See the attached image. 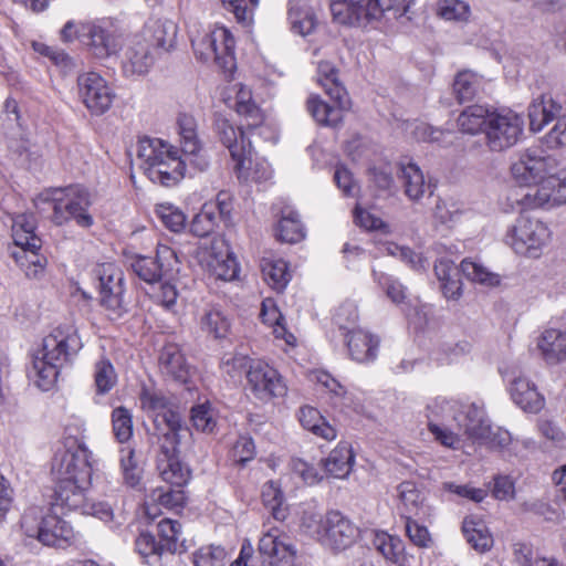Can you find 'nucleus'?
<instances>
[{
  "label": "nucleus",
  "instance_id": "obj_1",
  "mask_svg": "<svg viewBox=\"0 0 566 566\" xmlns=\"http://www.w3.org/2000/svg\"><path fill=\"white\" fill-rule=\"evenodd\" d=\"M83 343L72 324L55 327L42 340V347L32 363L35 384L49 390L56 381L60 369L72 363L82 349Z\"/></svg>",
  "mask_w": 566,
  "mask_h": 566
},
{
  "label": "nucleus",
  "instance_id": "obj_2",
  "mask_svg": "<svg viewBox=\"0 0 566 566\" xmlns=\"http://www.w3.org/2000/svg\"><path fill=\"white\" fill-rule=\"evenodd\" d=\"M33 203L40 212L52 209L50 218L57 226L72 219L84 228L93 223L92 216L87 212L91 205L90 193L80 185L46 189L33 199Z\"/></svg>",
  "mask_w": 566,
  "mask_h": 566
},
{
  "label": "nucleus",
  "instance_id": "obj_3",
  "mask_svg": "<svg viewBox=\"0 0 566 566\" xmlns=\"http://www.w3.org/2000/svg\"><path fill=\"white\" fill-rule=\"evenodd\" d=\"M54 479H71L91 484L93 474L92 452L85 442L75 437H66L52 460Z\"/></svg>",
  "mask_w": 566,
  "mask_h": 566
},
{
  "label": "nucleus",
  "instance_id": "obj_4",
  "mask_svg": "<svg viewBox=\"0 0 566 566\" xmlns=\"http://www.w3.org/2000/svg\"><path fill=\"white\" fill-rule=\"evenodd\" d=\"M168 423V431L160 438L159 453L157 455V470L163 481L174 488H184L190 480V470L180 462L177 452L179 446V419L174 413H166L163 418Z\"/></svg>",
  "mask_w": 566,
  "mask_h": 566
},
{
  "label": "nucleus",
  "instance_id": "obj_5",
  "mask_svg": "<svg viewBox=\"0 0 566 566\" xmlns=\"http://www.w3.org/2000/svg\"><path fill=\"white\" fill-rule=\"evenodd\" d=\"M21 527L28 537H35L46 546L62 547L73 536L71 525L59 516V511L40 516L39 510L32 507L22 515Z\"/></svg>",
  "mask_w": 566,
  "mask_h": 566
},
{
  "label": "nucleus",
  "instance_id": "obj_6",
  "mask_svg": "<svg viewBox=\"0 0 566 566\" xmlns=\"http://www.w3.org/2000/svg\"><path fill=\"white\" fill-rule=\"evenodd\" d=\"M354 324L358 319L357 308L353 304L342 305L336 313V321L343 332L348 356L357 363H369L376 359L379 339L361 328H349L344 325L343 317Z\"/></svg>",
  "mask_w": 566,
  "mask_h": 566
},
{
  "label": "nucleus",
  "instance_id": "obj_7",
  "mask_svg": "<svg viewBox=\"0 0 566 566\" xmlns=\"http://www.w3.org/2000/svg\"><path fill=\"white\" fill-rule=\"evenodd\" d=\"M196 56L208 62L212 60L221 70L231 73L235 69L234 38L223 27H216L210 32L192 39Z\"/></svg>",
  "mask_w": 566,
  "mask_h": 566
},
{
  "label": "nucleus",
  "instance_id": "obj_8",
  "mask_svg": "<svg viewBox=\"0 0 566 566\" xmlns=\"http://www.w3.org/2000/svg\"><path fill=\"white\" fill-rule=\"evenodd\" d=\"M317 523L313 536L335 552L350 547L358 538L359 528L339 511L327 512Z\"/></svg>",
  "mask_w": 566,
  "mask_h": 566
},
{
  "label": "nucleus",
  "instance_id": "obj_9",
  "mask_svg": "<svg viewBox=\"0 0 566 566\" xmlns=\"http://www.w3.org/2000/svg\"><path fill=\"white\" fill-rule=\"evenodd\" d=\"M82 41L90 53L99 60L116 55L122 48V32L109 20L81 23Z\"/></svg>",
  "mask_w": 566,
  "mask_h": 566
},
{
  "label": "nucleus",
  "instance_id": "obj_10",
  "mask_svg": "<svg viewBox=\"0 0 566 566\" xmlns=\"http://www.w3.org/2000/svg\"><path fill=\"white\" fill-rule=\"evenodd\" d=\"M524 128L523 118L512 112H491L485 127V143L492 151L506 150L521 139Z\"/></svg>",
  "mask_w": 566,
  "mask_h": 566
},
{
  "label": "nucleus",
  "instance_id": "obj_11",
  "mask_svg": "<svg viewBox=\"0 0 566 566\" xmlns=\"http://www.w3.org/2000/svg\"><path fill=\"white\" fill-rule=\"evenodd\" d=\"M556 168H558L556 158L544 156L536 149H527L512 163L510 172L516 185L531 187L554 175Z\"/></svg>",
  "mask_w": 566,
  "mask_h": 566
},
{
  "label": "nucleus",
  "instance_id": "obj_12",
  "mask_svg": "<svg viewBox=\"0 0 566 566\" xmlns=\"http://www.w3.org/2000/svg\"><path fill=\"white\" fill-rule=\"evenodd\" d=\"M177 134L179 136V149L189 160L190 168L203 171L209 166V160L203 151L202 143L198 135V122L187 112L178 114L176 119Z\"/></svg>",
  "mask_w": 566,
  "mask_h": 566
},
{
  "label": "nucleus",
  "instance_id": "obj_13",
  "mask_svg": "<svg viewBox=\"0 0 566 566\" xmlns=\"http://www.w3.org/2000/svg\"><path fill=\"white\" fill-rule=\"evenodd\" d=\"M77 94L93 115L106 113L114 101V92L96 72H83L77 76Z\"/></svg>",
  "mask_w": 566,
  "mask_h": 566
},
{
  "label": "nucleus",
  "instance_id": "obj_14",
  "mask_svg": "<svg viewBox=\"0 0 566 566\" xmlns=\"http://www.w3.org/2000/svg\"><path fill=\"white\" fill-rule=\"evenodd\" d=\"M248 389L261 401L284 397L286 384L280 373L263 363H253L247 370Z\"/></svg>",
  "mask_w": 566,
  "mask_h": 566
},
{
  "label": "nucleus",
  "instance_id": "obj_15",
  "mask_svg": "<svg viewBox=\"0 0 566 566\" xmlns=\"http://www.w3.org/2000/svg\"><path fill=\"white\" fill-rule=\"evenodd\" d=\"M258 551L272 566H293L296 557V548L290 537L275 527L262 535Z\"/></svg>",
  "mask_w": 566,
  "mask_h": 566
},
{
  "label": "nucleus",
  "instance_id": "obj_16",
  "mask_svg": "<svg viewBox=\"0 0 566 566\" xmlns=\"http://www.w3.org/2000/svg\"><path fill=\"white\" fill-rule=\"evenodd\" d=\"M189 166V160L177 148H171L167 157L156 161L154 166L148 167L146 176L154 184L163 186H172L181 180Z\"/></svg>",
  "mask_w": 566,
  "mask_h": 566
},
{
  "label": "nucleus",
  "instance_id": "obj_17",
  "mask_svg": "<svg viewBox=\"0 0 566 566\" xmlns=\"http://www.w3.org/2000/svg\"><path fill=\"white\" fill-rule=\"evenodd\" d=\"M55 493L52 511H82L87 512L86 491L91 484H83L71 479H55Z\"/></svg>",
  "mask_w": 566,
  "mask_h": 566
},
{
  "label": "nucleus",
  "instance_id": "obj_18",
  "mask_svg": "<svg viewBox=\"0 0 566 566\" xmlns=\"http://www.w3.org/2000/svg\"><path fill=\"white\" fill-rule=\"evenodd\" d=\"M548 237V229L542 222L520 218L507 231L505 243L512 248L517 245H524L525 248H541L546 244Z\"/></svg>",
  "mask_w": 566,
  "mask_h": 566
},
{
  "label": "nucleus",
  "instance_id": "obj_19",
  "mask_svg": "<svg viewBox=\"0 0 566 566\" xmlns=\"http://www.w3.org/2000/svg\"><path fill=\"white\" fill-rule=\"evenodd\" d=\"M97 275L101 282L102 304L112 311L120 310L124 294L123 272L115 264L105 263L99 265Z\"/></svg>",
  "mask_w": 566,
  "mask_h": 566
},
{
  "label": "nucleus",
  "instance_id": "obj_20",
  "mask_svg": "<svg viewBox=\"0 0 566 566\" xmlns=\"http://www.w3.org/2000/svg\"><path fill=\"white\" fill-rule=\"evenodd\" d=\"M214 129L219 140L230 151L234 161L241 158L242 154H249L252 143L247 138V134L253 135L254 130L249 132L245 122L241 127L235 128L227 118L218 116L214 120Z\"/></svg>",
  "mask_w": 566,
  "mask_h": 566
},
{
  "label": "nucleus",
  "instance_id": "obj_21",
  "mask_svg": "<svg viewBox=\"0 0 566 566\" xmlns=\"http://www.w3.org/2000/svg\"><path fill=\"white\" fill-rule=\"evenodd\" d=\"M154 64L149 44L139 36L132 38L124 50L122 69L126 76L144 75Z\"/></svg>",
  "mask_w": 566,
  "mask_h": 566
},
{
  "label": "nucleus",
  "instance_id": "obj_22",
  "mask_svg": "<svg viewBox=\"0 0 566 566\" xmlns=\"http://www.w3.org/2000/svg\"><path fill=\"white\" fill-rule=\"evenodd\" d=\"M398 178L405 195L413 202H418L427 193L431 196L433 192L430 180H427L420 167L413 161H401L399 164Z\"/></svg>",
  "mask_w": 566,
  "mask_h": 566
},
{
  "label": "nucleus",
  "instance_id": "obj_23",
  "mask_svg": "<svg viewBox=\"0 0 566 566\" xmlns=\"http://www.w3.org/2000/svg\"><path fill=\"white\" fill-rule=\"evenodd\" d=\"M455 423L472 439H486L491 436V424L485 412L474 402H462Z\"/></svg>",
  "mask_w": 566,
  "mask_h": 566
},
{
  "label": "nucleus",
  "instance_id": "obj_24",
  "mask_svg": "<svg viewBox=\"0 0 566 566\" xmlns=\"http://www.w3.org/2000/svg\"><path fill=\"white\" fill-rule=\"evenodd\" d=\"M158 367L163 375L179 382H187L190 375V366L184 353L177 344H166L158 355Z\"/></svg>",
  "mask_w": 566,
  "mask_h": 566
},
{
  "label": "nucleus",
  "instance_id": "obj_25",
  "mask_svg": "<svg viewBox=\"0 0 566 566\" xmlns=\"http://www.w3.org/2000/svg\"><path fill=\"white\" fill-rule=\"evenodd\" d=\"M399 499L402 504L405 516L416 517L419 520H426L431 516L432 510L426 503V495L421 489L417 486L415 482L405 481L398 485Z\"/></svg>",
  "mask_w": 566,
  "mask_h": 566
},
{
  "label": "nucleus",
  "instance_id": "obj_26",
  "mask_svg": "<svg viewBox=\"0 0 566 566\" xmlns=\"http://www.w3.org/2000/svg\"><path fill=\"white\" fill-rule=\"evenodd\" d=\"M433 270L443 296L447 300L458 301L463 294L461 266L458 268L453 261L441 258L434 263Z\"/></svg>",
  "mask_w": 566,
  "mask_h": 566
},
{
  "label": "nucleus",
  "instance_id": "obj_27",
  "mask_svg": "<svg viewBox=\"0 0 566 566\" xmlns=\"http://www.w3.org/2000/svg\"><path fill=\"white\" fill-rule=\"evenodd\" d=\"M142 408L147 412L155 413L154 423L160 438H164V432L168 431V423L163 420L166 413H174L178 417L181 424V416L168 408V398L159 390L143 389L140 394Z\"/></svg>",
  "mask_w": 566,
  "mask_h": 566
},
{
  "label": "nucleus",
  "instance_id": "obj_28",
  "mask_svg": "<svg viewBox=\"0 0 566 566\" xmlns=\"http://www.w3.org/2000/svg\"><path fill=\"white\" fill-rule=\"evenodd\" d=\"M563 107L551 95L542 94L528 106L530 128L532 132H541L547 124L556 119L563 112Z\"/></svg>",
  "mask_w": 566,
  "mask_h": 566
},
{
  "label": "nucleus",
  "instance_id": "obj_29",
  "mask_svg": "<svg viewBox=\"0 0 566 566\" xmlns=\"http://www.w3.org/2000/svg\"><path fill=\"white\" fill-rule=\"evenodd\" d=\"M485 84L484 76L470 70L460 71L453 80V95L460 104L472 102L481 97Z\"/></svg>",
  "mask_w": 566,
  "mask_h": 566
},
{
  "label": "nucleus",
  "instance_id": "obj_30",
  "mask_svg": "<svg viewBox=\"0 0 566 566\" xmlns=\"http://www.w3.org/2000/svg\"><path fill=\"white\" fill-rule=\"evenodd\" d=\"M513 401L524 411L536 413L544 407V398L536 386L524 377L515 378L510 388Z\"/></svg>",
  "mask_w": 566,
  "mask_h": 566
},
{
  "label": "nucleus",
  "instance_id": "obj_31",
  "mask_svg": "<svg viewBox=\"0 0 566 566\" xmlns=\"http://www.w3.org/2000/svg\"><path fill=\"white\" fill-rule=\"evenodd\" d=\"M554 175H552L538 184L527 187V192L518 200L520 205L528 210L549 209L557 206L556 198L554 197Z\"/></svg>",
  "mask_w": 566,
  "mask_h": 566
},
{
  "label": "nucleus",
  "instance_id": "obj_32",
  "mask_svg": "<svg viewBox=\"0 0 566 566\" xmlns=\"http://www.w3.org/2000/svg\"><path fill=\"white\" fill-rule=\"evenodd\" d=\"M234 107L237 113L245 120V126L249 132L255 129H268L264 127V115L258 105L252 101L251 91L243 86L237 85ZM262 134V132H260Z\"/></svg>",
  "mask_w": 566,
  "mask_h": 566
},
{
  "label": "nucleus",
  "instance_id": "obj_33",
  "mask_svg": "<svg viewBox=\"0 0 566 566\" xmlns=\"http://www.w3.org/2000/svg\"><path fill=\"white\" fill-rule=\"evenodd\" d=\"M240 157L234 160V170L239 179L261 182L272 177L270 164L263 158H254L252 147L249 154H242Z\"/></svg>",
  "mask_w": 566,
  "mask_h": 566
},
{
  "label": "nucleus",
  "instance_id": "obj_34",
  "mask_svg": "<svg viewBox=\"0 0 566 566\" xmlns=\"http://www.w3.org/2000/svg\"><path fill=\"white\" fill-rule=\"evenodd\" d=\"M543 358L548 364H557L566 360V333L549 328L542 333L537 342Z\"/></svg>",
  "mask_w": 566,
  "mask_h": 566
},
{
  "label": "nucleus",
  "instance_id": "obj_35",
  "mask_svg": "<svg viewBox=\"0 0 566 566\" xmlns=\"http://www.w3.org/2000/svg\"><path fill=\"white\" fill-rule=\"evenodd\" d=\"M160 250H153L149 255H136L130 261L132 271L148 284L157 283L164 273Z\"/></svg>",
  "mask_w": 566,
  "mask_h": 566
},
{
  "label": "nucleus",
  "instance_id": "obj_36",
  "mask_svg": "<svg viewBox=\"0 0 566 566\" xmlns=\"http://www.w3.org/2000/svg\"><path fill=\"white\" fill-rule=\"evenodd\" d=\"M171 148V146L158 138H139L136 155L139 167L143 169L144 174L146 175L148 172V167L154 166L156 161L167 157V153Z\"/></svg>",
  "mask_w": 566,
  "mask_h": 566
},
{
  "label": "nucleus",
  "instance_id": "obj_37",
  "mask_svg": "<svg viewBox=\"0 0 566 566\" xmlns=\"http://www.w3.org/2000/svg\"><path fill=\"white\" fill-rule=\"evenodd\" d=\"M337 106H331L318 96H311L307 99V111L313 118L321 125L325 126H337L343 119V111L348 105V98L346 97V104L340 105L336 102Z\"/></svg>",
  "mask_w": 566,
  "mask_h": 566
},
{
  "label": "nucleus",
  "instance_id": "obj_38",
  "mask_svg": "<svg viewBox=\"0 0 566 566\" xmlns=\"http://www.w3.org/2000/svg\"><path fill=\"white\" fill-rule=\"evenodd\" d=\"M331 12L335 22L353 25L363 19L370 20L375 18L374 11L358 7L349 0H333L329 4Z\"/></svg>",
  "mask_w": 566,
  "mask_h": 566
},
{
  "label": "nucleus",
  "instance_id": "obj_39",
  "mask_svg": "<svg viewBox=\"0 0 566 566\" xmlns=\"http://www.w3.org/2000/svg\"><path fill=\"white\" fill-rule=\"evenodd\" d=\"M354 453L347 443H339L324 460L326 472L337 479L346 478L352 471Z\"/></svg>",
  "mask_w": 566,
  "mask_h": 566
},
{
  "label": "nucleus",
  "instance_id": "obj_40",
  "mask_svg": "<svg viewBox=\"0 0 566 566\" xmlns=\"http://www.w3.org/2000/svg\"><path fill=\"white\" fill-rule=\"evenodd\" d=\"M298 420L304 429L313 432L317 437L327 441L336 438L335 428L326 422L321 412L314 407H302L298 411Z\"/></svg>",
  "mask_w": 566,
  "mask_h": 566
},
{
  "label": "nucleus",
  "instance_id": "obj_41",
  "mask_svg": "<svg viewBox=\"0 0 566 566\" xmlns=\"http://www.w3.org/2000/svg\"><path fill=\"white\" fill-rule=\"evenodd\" d=\"M93 379L97 395L108 394L118 381V376L112 360L101 355L93 364Z\"/></svg>",
  "mask_w": 566,
  "mask_h": 566
},
{
  "label": "nucleus",
  "instance_id": "obj_42",
  "mask_svg": "<svg viewBox=\"0 0 566 566\" xmlns=\"http://www.w3.org/2000/svg\"><path fill=\"white\" fill-rule=\"evenodd\" d=\"M276 238L283 244H297L305 238V231L296 211H283L276 229Z\"/></svg>",
  "mask_w": 566,
  "mask_h": 566
},
{
  "label": "nucleus",
  "instance_id": "obj_43",
  "mask_svg": "<svg viewBox=\"0 0 566 566\" xmlns=\"http://www.w3.org/2000/svg\"><path fill=\"white\" fill-rule=\"evenodd\" d=\"M34 229L32 216H17L12 223V239L15 248H41V239L36 237Z\"/></svg>",
  "mask_w": 566,
  "mask_h": 566
},
{
  "label": "nucleus",
  "instance_id": "obj_44",
  "mask_svg": "<svg viewBox=\"0 0 566 566\" xmlns=\"http://www.w3.org/2000/svg\"><path fill=\"white\" fill-rule=\"evenodd\" d=\"M260 317L264 324L274 327L273 332L276 338H282L286 344L294 345L296 338L283 325L284 317L273 298L266 297L262 301Z\"/></svg>",
  "mask_w": 566,
  "mask_h": 566
},
{
  "label": "nucleus",
  "instance_id": "obj_45",
  "mask_svg": "<svg viewBox=\"0 0 566 566\" xmlns=\"http://www.w3.org/2000/svg\"><path fill=\"white\" fill-rule=\"evenodd\" d=\"M317 81L325 90L326 94L340 105L346 104V91L339 83L337 77V70L335 66L326 61H323L317 66Z\"/></svg>",
  "mask_w": 566,
  "mask_h": 566
},
{
  "label": "nucleus",
  "instance_id": "obj_46",
  "mask_svg": "<svg viewBox=\"0 0 566 566\" xmlns=\"http://www.w3.org/2000/svg\"><path fill=\"white\" fill-rule=\"evenodd\" d=\"M289 6V20L293 32L302 36L311 34L316 25L313 11L300 0H290Z\"/></svg>",
  "mask_w": 566,
  "mask_h": 566
},
{
  "label": "nucleus",
  "instance_id": "obj_47",
  "mask_svg": "<svg viewBox=\"0 0 566 566\" xmlns=\"http://www.w3.org/2000/svg\"><path fill=\"white\" fill-rule=\"evenodd\" d=\"M491 112L482 105L467 107L458 116L459 129L464 134L475 135L483 129L485 133L486 122Z\"/></svg>",
  "mask_w": 566,
  "mask_h": 566
},
{
  "label": "nucleus",
  "instance_id": "obj_48",
  "mask_svg": "<svg viewBox=\"0 0 566 566\" xmlns=\"http://www.w3.org/2000/svg\"><path fill=\"white\" fill-rule=\"evenodd\" d=\"M373 547L381 554V556L392 564H398L400 556L405 549L403 542L398 537L384 531H373Z\"/></svg>",
  "mask_w": 566,
  "mask_h": 566
},
{
  "label": "nucleus",
  "instance_id": "obj_49",
  "mask_svg": "<svg viewBox=\"0 0 566 566\" xmlns=\"http://www.w3.org/2000/svg\"><path fill=\"white\" fill-rule=\"evenodd\" d=\"M261 271L264 281L276 292H283L291 280V273L284 260L264 259Z\"/></svg>",
  "mask_w": 566,
  "mask_h": 566
},
{
  "label": "nucleus",
  "instance_id": "obj_50",
  "mask_svg": "<svg viewBox=\"0 0 566 566\" xmlns=\"http://www.w3.org/2000/svg\"><path fill=\"white\" fill-rule=\"evenodd\" d=\"M201 328L216 338H223L230 329V321L219 305H210L200 319Z\"/></svg>",
  "mask_w": 566,
  "mask_h": 566
},
{
  "label": "nucleus",
  "instance_id": "obj_51",
  "mask_svg": "<svg viewBox=\"0 0 566 566\" xmlns=\"http://www.w3.org/2000/svg\"><path fill=\"white\" fill-rule=\"evenodd\" d=\"M461 271L468 280L488 287H495L501 283V276L497 273L490 271L476 260H462Z\"/></svg>",
  "mask_w": 566,
  "mask_h": 566
},
{
  "label": "nucleus",
  "instance_id": "obj_52",
  "mask_svg": "<svg viewBox=\"0 0 566 566\" xmlns=\"http://www.w3.org/2000/svg\"><path fill=\"white\" fill-rule=\"evenodd\" d=\"M462 531L468 543L474 549L485 552L492 547L493 537L482 522L467 517L463 521Z\"/></svg>",
  "mask_w": 566,
  "mask_h": 566
},
{
  "label": "nucleus",
  "instance_id": "obj_53",
  "mask_svg": "<svg viewBox=\"0 0 566 566\" xmlns=\"http://www.w3.org/2000/svg\"><path fill=\"white\" fill-rule=\"evenodd\" d=\"M261 495L264 506L276 521H284L287 517L289 510L284 503L283 492L275 482L265 483Z\"/></svg>",
  "mask_w": 566,
  "mask_h": 566
},
{
  "label": "nucleus",
  "instance_id": "obj_54",
  "mask_svg": "<svg viewBox=\"0 0 566 566\" xmlns=\"http://www.w3.org/2000/svg\"><path fill=\"white\" fill-rule=\"evenodd\" d=\"M214 274L224 281L238 277L240 266L237 256L230 250H218L210 262Z\"/></svg>",
  "mask_w": 566,
  "mask_h": 566
},
{
  "label": "nucleus",
  "instance_id": "obj_55",
  "mask_svg": "<svg viewBox=\"0 0 566 566\" xmlns=\"http://www.w3.org/2000/svg\"><path fill=\"white\" fill-rule=\"evenodd\" d=\"M436 13L446 21L467 23L471 18V8L463 0H438Z\"/></svg>",
  "mask_w": 566,
  "mask_h": 566
},
{
  "label": "nucleus",
  "instance_id": "obj_56",
  "mask_svg": "<svg viewBox=\"0 0 566 566\" xmlns=\"http://www.w3.org/2000/svg\"><path fill=\"white\" fill-rule=\"evenodd\" d=\"M12 256L29 277H36L46 266V256L40 250H14Z\"/></svg>",
  "mask_w": 566,
  "mask_h": 566
},
{
  "label": "nucleus",
  "instance_id": "obj_57",
  "mask_svg": "<svg viewBox=\"0 0 566 566\" xmlns=\"http://www.w3.org/2000/svg\"><path fill=\"white\" fill-rule=\"evenodd\" d=\"M415 0H374L371 11L375 13L374 19H378L384 13H390L394 19L406 18L411 20L410 8Z\"/></svg>",
  "mask_w": 566,
  "mask_h": 566
},
{
  "label": "nucleus",
  "instance_id": "obj_58",
  "mask_svg": "<svg viewBox=\"0 0 566 566\" xmlns=\"http://www.w3.org/2000/svg\"><path fill=\"white\" fill-rule=\"evenodd\" d=\"M461 407L462 402L458 399L442 396L436 397L427 407L430 412L429 420H432V418H440L442 420H453L455 422Z\"/></svg>",
  "mask_w": 566,
  "mask_h": 566
},
{
  "label": "nucleus",
  "instance_id": "obj_59",
  "mask_svg": "<svg viewBox=\"0 0 566 566\" xmlns=\"http://www.w3.org/2000/svg\"><path fill=\"white\" fill-rule=\"evenodd\" d=\"M159 544L165 552L171 554L178 549V542L181 535V525L178 521L164 518L158 523Z\"/></svg>",
  "mask_w": 566,
  "mask_h": 566
},
{
  "label": "nucleus",
  "instance_id": "obj_60",
  "mask_svg": "<svg viewBox=\"0 0 566 566\" xmlns=\"http://www.w3.org/2000/svg\"><path fill=\"white\" fill-rule=\"evenodd\" d=\"M178 27L172 20H158L154 27V41L156 45L165 52L170 51L176 45Z\"/></svg>",
  "mask_w": 566,
  "mask_h": 566
},
{
  "label": "nucleus",
  "instance_id": "obj_61",
  "mask_svg": "<svg viewBox=\"0 0 566 566\" xmlns=\"http://www.w3.org/2000/svg\"><path fill=\"white\" fill-rule=\"evenodd\" d=\"M214 207L203 205L200 212L197 213L190 224V231L197 237H207L211 234L218 224V216L213 214Z\"/></svg>",
  "mask_w": 566,
  "mask_h": 566
},
{
  "label": "nucleus",
  "instance_id": "obj_62",
  "mask_svg": "<svg viewBox=\"0 0 566 566\" xmlns=\"http://www.w3.org/2000/svg\"><path fill=\"white\" fill-rule=\"evenodd\" d=\"M113 431L118 442L125 443L133 436V420L128 409L117 407L112 412Z\"/></svg>",
  "mask_w": 566,
  "mask_h": 566
},
{
  "label": "nucleus",
  "instance_id": "obj_63",
  "mask_svg": "<svg viewBox=\"0 0 566 566\" xmlns=\"http://www.w3.org/2000/svg\"><path fill=\"white\" fill-rule=\"evenodd\" d=\"M227 552L221 546L208 545L197 549L192 555L195 566H224Z\"/></svg>",
  "mask_w": 566,
  "mask_h": 566
},
{
  "label": "nucleus",
  "instance_id": "obj_64",
  "mask_svg": "<svg viewBox=\"0 0 566 566\" xmlns=\"http://www.w3.org/2000/svg\"><path fill=\"white\" fill-rule=\"evenodd\" d=\"M120 469L123 472L124 481L129 486H135L140 480V472L137 461L135 459V451L130 447H123L119 451Z\"/></svg>",
  "mask_w": 566,
  "mask_h": 566
}]
</instances>
